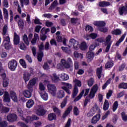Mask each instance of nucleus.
<instances>
[{
  "instance_id": "obj_28",
  "label": "nucleus",
  "mask_w": 127,
  "mask_h": 127,
  "mask_svg": "<svg viewBox=\"0 0 127 127\" xmlns=\"http://www.w3.org/2000/svg\"><path fill=\"white\" fill-rule=\"evenodd\" d=\"M35 84H36V79L33 78L30 80L28 85V87L33 88L32 86H34Z\"/></svg>"
},
{
  "instance_id": "obj_64",
  "label": "nucleus",
  "mask_w": 127,
  "mask_h": 127,
  "mask_svg": "<svg viewBox=\"0 0 127 127\" xmlns=\"http://www.w3.org/2000/svg\"><path fill=\"white\" fill-rule=\"evenodd\" d=\"M121 116L123 121H127V115H126V113H125V112H122L121 113Z\"/></svg>"
},
{
  "instance_id": "obj_3",
  "label": "nucleus",
  "mask_w": 127,
  "mask_h": 127,
  "mask_svg": "<svg viewBox=\"0 0 127 127\" xmlns=\"http://www.w3.org/2000/svg\"><path fill=\"white\" fill-rule=\"evenodd\" d=\"M36 115L42 117L46 114V110L44 109V108L41 105H38L37 109L35 111Z\"/></svg>"
},
{
  "instance_id": "obj_42",
  "label": "nucleus",
  "mask_w": 127,
  "mask_h": 127,
  "mask_svg": "<svg viewBox=\"0 0 127 127\" xmlns=\"http://www.w3.org/2000/svg\"><path fill=\"white\" fill-rule=\"evenodd\" d=\"M78 87H77V86H74L72 92V98L73 99L77 96V95H78Z\"/></svg>"
},
{
  "instance_id": "obj_54",
  "label": "nucleus",
  "mask_w": 127,
  "mask_h": 127,
  "mask_svg": "<svg viewBox=\"0 0 127 127\" xmlns=\"http://www.w3.org/2000/svg\"><path fill=\"white\" fill-rule=\"evenodd\" d=\"M118 107H119V103L118 102V101H115L113 106V112H116V111H117V109H118Z\"/></svg>"
},
{
  "instance_id": "obj_52",
  "label": "nucleus",
  "mask_w": 127,
  "mask_h": 127,
  "mask_svg": "<svg viewBox=\"0 0 127 127\" xmlns=\"http://www.w3.org/2000/svg\"><path fill=\"white\" fill-rule=\"evenodd\" d=\"M21 6H23V3L25 4V5H28L29 4V0H20Z\"/></svg>"
},
{
  "instance_id": "obj_61",
  "label": "nucleus",
  "mask_w": 127,
  "mask_h": 127,
  "mask_svg": "<svg viewBox=\"0 0 127 127\" xmlns=\"http://www.w3.org/2000/svg\"><path fill=\"white\" fill-rule=\"evenodd\" d=\"M122 33V32L121 30L117 29L115 30V31L112 32V34L115 35H120Z\"/></svg>"
},
{
  "instance_id": "obj_63",
  "label": "nucleus",
  "mask_w": 127,
  "mask_h": 127,
  "mask_svg": "<svg viewBox=\"0 0 127 127\" xmlns=\"http://www.w3.org/2000/svg\"><path fill=\"white\" fill-rule=\"evenodd\" d=\"M2 31V34L3 35H5V34H6V32H7V25H5L4 26V27H3Z\"/></svg>"
},
{
  "instance_id": "obj_21",
  "label": "nucleus",
  "mask_w": 127,
  "mask_h": 127,
  "mask_svg": "<svg viewBox=\"0 0 127 127\" xmlns=\"http://www.w3.org/2000/svg\"><path fill=\"white\" fill-rule=\"evenodd\" d=\"M52 81L54 83H57V82L60 81L59 75H58L56 73L53 74V76H51Z\"/></svg>"
},
{
  "instance_id": "obj_5",
  "label": "nucleus",
  "mask_w": 127,
  "mask_h": 127,
  "mask_svg": "<svg viewBox=\"0 0 127 127\" xmlns=\"http://www.w3.org/2000/svg\"><path fill=\"white\" fill-rule=\"evenodd\" d=\"M96 113H101V109L99 108L97 105H95L90 110V112L87 114V116L89 117H93L94 114Z\"/></svg>"
},
{
  "instance_id": "obj_34",
  "label": "nucleus",
  "mask_w": 127,
  "mask_h": 127,
  "mask_svg": "<svg viewBox=\"0 0 127 127\" xmlns=\"http://www.w3.org/2000/svg\"><path fill=\"white\" fill-rule=\"evenodd\" d=\"M56 119V115L54 113H51L48 115V119L49 121H53Z\"/></svg>"
},
{
  "instance_id": "obj_27",
  "label": "nucleus",
  "mask_w": 127,
  "mask_h": 127,
  "mask_svg": "<svg viewBox=\"0 0 127 127\" xmlns=\"http://www.w3.org/2000/svg\"><path fill=\"white\" fill-rule=\"evenodd\" d=\"M71 111H72V106H69L65 111L64 113L63 116V118H64V119H65V118L70 114V112H71Z\"/></svg>"
},
{
  "instance_id": "obj_26",
  "label": "nucleus",
  "mask_w": 127,
  "mask_h": 127,
  "mask_svg": "<svg viewBox=\"0 0 127 127\" xmlns=\"http://www.w3.org/2000/svg\"><path fill=\"white\" fill-rule=\"evenodd\" d=\"M4 102H7L8 103H9L10 102V98H9V94H8V92H5L4 94Z\"/></svg>"
},
{
  "instance_id": "obj_18",
  "label": "nucleus",
  "mask_w": 127,
  "mask_h": 127,
  "mask_svg": "<svg viewBox=\"0 0 127 127\" xmlns=\"http://www.w3.org/2000/svg\"><path fill=\"white\" fill-rule=\"evenodd\" d=\"M10 109L8 107H4L3 105L0 106V112L1 113H4V114H7L9 112Z\"/></svg>"
},
{
  "instance_id": "obj_55",
  "label": "nucleus",
  "mask_w": 127,
  "mask_h": 127,
  "mask_svg": "<svg viewBox=\"0 0 127 127\" xmlns=\"http://www.w3.org/2000/svg\"><path fill=\"white\" fill-rule=\"evenodd\" d=\"M39 90L41 91L40 93H42V92L43 93H44L45 90V87H44V85L41 83L39 84Z\"/></svg>"
},
{
  "instance_id": "obj_8",
  "label": "nucleus",
  "mask_w": 127,
  "mask_h": 127,
  "mask_svg": "<svg viewBox=\"0 0 127 127\" xmlns=\"http://www.w3.org/2000/svg\"><path fill=\"white\" fill-rule=\"evenodd\" d=\"M89 92H90V88L86 89H85V91L82 90V92L79 94V95L74 100V102H77V101H79V100H80L82 97H83L84 93V97H86V96L89 94Z\"/></svg>"
},
{
  "instance_id": "obj_46",
  "label": "nucleus",
  "mask_w": 127,
  "mask_h": 127,
  "mask_svg": "<svg viewBox=\"0 0 127 127\" xmlns=\"http://www.w3.org/2000/svg\"><path fill=\"white\" fill-rule=\"evenodd\" d=\"M42 57H43V52H40L38 54L37 59L39 62H41L42 61Z\"/></svg>"
},
{
  "instance_id": "obj_51",
  "label": "nucleus",
  "mask_w": 127,
  "mask_h": 127,
  "mask_svg": "<svg viewBox=\"0 0 127 127\" xmlns=\"http://www.w3.org/2000/svg\"><path fill=\"white\" fill-rule=\"evenodd\" d=\"M53 111L55 113H56L57 115H60L61 114V110H60L58 108L56 107V106H54L53 107Z\"/></svg>"
},
{
  "instance_id": "obj_48",
  "label": "nucleus",
  "mask_w": 127,
  "mask_h": 127,
  "mask_svg": "<svg viewBox=\"0 0 127 127\" xmlns=\"http://www.w3.org/2000/svg\"><path fill=\"white\" fill-rule=\"evenodd\" d=\"M14 5L18 6L17 10L19 13H21V8H20V6H19V4H18V1L17 0H15L14 1Z\"/></svg>"
},
{
  "instance_id": "obj_1",
  "label": "nucleus",
  "mask_w": 127,
  "mask_h": 127,
  "mask_svg": "<svg viewBox=\"0 0 127 127\" xmlns=\"http://www.w3.org/2000/svg\"><path fill=\"white\" fill-rule=\"evenodd\" d=\"M62 65L66 69H69L71 67V65H73V61L70 58H67V61L66 60L63 59L61 60Z\"/></svg>"
},
{
  "instance_id": "obj_49",
  "label": "nucleus",
  "mask_w": 127,
  "mask_h": 127,
  "mask_svg": "<svg viewBox=\"0 0 127 127\" xmlns=\"http://www.w3.org/2000/svg\"><path fill=\"white\" fill-rule=\"evenodd\" d=\"M18 26H19V27H20V28H23V27L24 26V22H23V20L19 19L18 22Z\"/></svg>"
},
{
  "instance_id": "obj_50",
  "label": "nucleus",
  "mask_w": 127,
  "mask_h": 127,
  "mask_svg": "<svg viewBox=\"0 0 127 127\" xmlns=\"http://www.w3.org/2000/svg\"><path fill=\"white\" fill-rule=\"evenodd\" d=\"M62 49L64 52H65V53H67L68 54H70L71 53V50L68 49L67 47H62Z\"/></svg>"
},
{
  "instance_id": "obj_33",
  "label": "nucleus",
  "mask_w": 127,
  "mask_h": 127,
  "mask_svg": "<svg viewBox=\"0 0 127 127\" xmlns=\"http://www.w3.org/2000/svg\"><path fill=\"white\" fill-rule=\"evenodd\" d=\"M40 94L41 95V98H42L43 100H44L45 101H47V100L48 99V94H47L46 92H40Z\"/></svg>"
},
{
  "instance_id": "obj_59",
  "label": "nucleus",
  "mask_w": 127,
  "mask_h": 127,
  "mask_svg": "<svg viewBox=\"0 0 127 127\" xmlns=\"http://www.w3.org/2000/svg\"><path fill=\"white\" fill-rule=\"evenodd\" d=\"M43 68L44 70H49L50 67H49V64L48 63H44L43 65Z\"/></svg>"
},
{
  "instance_id": "obj_13",
  "label": "nucleus",
  "mask_w": 127,
  "mask_h": 127,
  "mask_svg": "<svg viewBox=\"0 0 127 127\" xmlns=\"http://www.w3.org/2000/svg\"><path fill=\"white\" fill-rule=\"evenodd\" d=\"M17 120V116L15 114H9L7 116V120L9 123H13Z\"/></svg>"
},
{
  "instance_id": "obj_25",
  "label": "nucleus",
  "mask_w": 127,
  "mask_h": 127,
  "mask_svg": "<svg viewBox=\"0 0 127 127\" xmlns=\"http://www.w3.org/2000/svg\"><path fill=\"white\" fill-rule=\"evenodd\" d=\"M96 26L103 27L106 26V22L103 21H96L94 23Z\"/></svg>"
},
{
  "instance_id": "obj_43",
  "label": "nucleus",
  "mask_w": 127,
  "mask_h": 127,
  "mask_svg": "<svg viewBox=\"0 0 127 127\" xmlns=\"http://www.w3.org/2000/svg\"><path fill=\"white\" fill-rule=\"evenodd\" d=\"M109 106L110 104H109V102L108 101V100H105L104 103L103 110H104V111H107V110L109 109Z\"/></svg>"
},
{
  "instance_id": "obj_9",
  "label": "nucleus",
  "mask_w": 127,
  "mask_h": 127,
  "mask_svg": "<svg viewBox=\"0 0 127 127\" xmlns=\"http://www.w3.org/2000/svg\"><path fill=\"white\" fill-rule=\"evenodd\" d=\"M98 84H95L93 86L89 95V99H93V98L95 97V95H96V93H97L98 91Z\"/></svg>"
},
{
  "instance_id": "obj_39",
  "label": "nucleus",
  "mask_w": 127,
  "mask_h": 127,
  "mask_svg": "<svg viewBox=\"0 0 127 127\" xmlns=\"http://www.w3.org/2000/svg\"><path fill=\"white\" fill-rule=\"evenodd\" d=\"M30 77V73H25L23 74V79L25 82L29 81Z\"/></svg>"
},
{
  "instance_id": "obj_36",
  "label": "nucleus",
  "mask_w": 127,
  "mask_h": 127,
  "mask_svg": "<svg viewBox=\"0 0 127 127\" xmlns=\"http://www.w3.org/2000/svg\"><path fill=\"white\" fill-rule=\"evenodd\" d=\"M74 57L76 58H81V59L84 58V55L82 54L78 53L77 52L75 51L73 53Z\"/></svg>"
},
{
  "instance_id": "obj_38",
  "label": "nucleus",
  "mask_w": 127,
  "mask_h": 127,
  "mask_svg": "<svg viewBox=\"0 0 127 127\" xmlns=\"http://www.w3.org/2000/svg\"><path fill=\"white\" fill-rule=\"evenodd\" d=\"M95 80L93 78H91L87 80V85L89 87H92L94 85Z\"/></svg>"
},
{
  "instance_id": "obj_16",
  "label": "nucleus",
  "mask_w": 127,
  "mask_h": 127,
  "mask_svg": "<svg viewBox=\"0 0 127 127\" xmlns=\"http://www.w3.org/2000/svg\"><path fill=\"white\" fill-rule=\"evenodd\" d=\"M100 118H101V115H100V114H98L95 116L93 117L91 119V124H92L93 125H95V124H97V122L100 121Z\"/></svg>"
},
{
  "instance_id": "obj_15",
  "label": "nucleus",
  "mask_w": 127,
  "mask_h": 127,
  "mask_svg": "<svg viewBox=\"0 0 127 127\" xmlns=\"http://www.w3.org/2000/svg\"><path fill=\"white\" fill-rule=\"evenodd\" d=\"M19 41H20V37H19V36L16 33V32H14L13 42L14 45L19 44Z\"/></svg>"
},
{
  "instance_id": "obj_41",
  "label": "nucleus",
  "mask_w": 127,
  "mask_h": 127,
  "mask_svg": "<svg viewBox=\"0 0 127 127\" xmlns=\"http://www.w3.org/2000/svg\"><path fill=\"white\" fill-rule=\"evenodd\" d=\"M4 19H8V11L5 8H3Z\"/></svg>"
},
{
  "instance_id": "obj_47",
  "label": "nucleus",
  "mask_w": 127,
  "mask_h": 127,
  "mask_svg": "<svg viewBox=\"0 0 127 127\" xmlns=\"http://www.w3.org/2000/svg\"><path fill=\"white\" fill-rule=\"evenodd\" d=\"M20 64L22 66L23 68H26L27 66L26 65V63L25 62V61L23 59H20L19 61Z\"/></svg>"
},
{
  "instance_id": "obj_32",
  "label": "nucleus",
  "mask_w": 127,
  "mask_h": 127,
  "mask_svg": "<svg viewBox=\"0 0 127 127\" xmlns=\"http://www.w3.org/2000/svg\"><path fill=\"white\" fill-rule=\"evenodd\" d=\"M33 105H34V102L33 100L30 99L26 103V107L29 109L30 108H32V107H33Z\"/></svg>"
},
{
  "instance_id": "obj_24",
  "label": "nucleus",
  "mask_w": 127,
  "mask_h": 127,
  "mask_svg": "<svg viewBox=\"0 0 127 127\" xmlns=\"http://www.w3.org/2000/svg\"><path fill=\"white\" fill-rule=\"evenodd\" d=\"M57 98L59 99H62L65 97V92L63 90H60L57 94Z\"/></svg>"
},
{
  "instance_id": "obj_12",
  "label": "nucleus",
  "mask_w": 127,
  "mask_h": 127,
  "mask_svg": "<svg viewBox=\"0 0 127 127\" xmlns=\"http://www.w3.org/2000/svg\"><path fill=\"white\" fill-rule=\"evenodd\" d=\"M120 15H127V4L124 6L120 7L118 9Z\"/></svg>"
},
{
  "instance_id": "obj_57",
  "label": "nucleus",
  "mask_w": 127,
  "mask_h": 127,
  "mask_svg": "<svg viewBox=\"0 0 127 127\" xmlns=\"http://www.w3.org/2000/svg\"><path fill=\"white\" fill-rule=\"evenodd\" d=\"M4 47L7 50H8L11 49V45L9 44V43H7L5 44H3Z\"/></svg>"
},
{
  "instance_id": "obj_29",
  "label": "nucleus",
  "mask_w": 127,
  "mask_h": 127,
  "mask_svg": "<svg viewBox=\"0 0 127 127\" xmlns=\"http://www.w3.org/2000/svg\"><path fill=\"white\" fill-rule=\"evenodd\" d=\"M127 36V33H125L119 39L118 41L117 42L115 45L116 46H119L121 42H123L124 41V39H125V38Z\"/></svg>"
},
{
  "instance_id": "obj_7",
  "label": "nucleus",
  "mask_w": 127,
  "mask_h": 127,
  "mask_svg": "<svg viewBox=\"0 0 127 127\" xmlns=\"http://www.w3.org/2000/svg\"><path fill=\"white\" fill-rule=\"evenodd\" d=\"M8 67L11 71H15L17 67V62L15 60H11L8 62Z\"/></svg>"
},
{
  "instance_id": "obj_58",
  "label": "nucleus",
  "mask_w": 127,
  "mask_h": 127,
  "mask_svg": "<svg viewBox=\"0 0 127 127\" xmlns=\"http://www.w3.org/2000/svg\"><path fill=\"white\" fill-rule=\"evenodd\" d=\"M7 126V123L6 121H0V127H6Z\"/></svg>"
},
{
  "instance_id": "obj_2",
  "label": "nucleus",
  "mask_w": 127,
  "mask_h": 127,
  "mask_svg": "<svg viewBox=\"0 0 127 127\" xmlns=\"http://www.w3.org/2000/svg\"><path fill=\"white\" fill-rule=\"evenodd\" d=\"M113 41H112V36L111 35H108L105 41V44L107 46L105 49V52H108L110 51V49L111 48V45H112V43Z\"/></svg>"
},
{
  "instance_id": "obj_44",
  "label": "nucleus",
  "mask_w": 127,
  "mask_h": 127,
  "mask_svg": "<svg viewBox=\"0 0 127 127\" xmlns=\"http://www.w3.org/2000/svg\"><path fill=\"white\" fill-rule=\"evenodd\" d=\"M3 38L4 40L3 42V44H4L5 43H9V42H10V39L9 38V36H5V35H4Z\"/></svg>"
},
{
  "instance_id": "obj_14",
  "label": "nucleus",
  "mask_w": 127,
  "mask_h": 127,
  "mask_svg": "<svg viewBox=\"0 0 127 127\" xmlns=\"http://www.w3.org/2000/svg\"><path fill=\"white\" fill-rule=\"evenodd\" d=\"M28 90H24L23 92V95L25 97V98H31L32 95V93L33 92V88L28 87Z\"/></svg>"
},
{
  "instance_id": "obj_4",
  "label": "nucleus",
  "mask_w": 127,
  "mask_h": 127,
  "mask_svg": "<svg viewBox=\"0 0 127 127\" xmlns=\"http://www.w3.org/2000/svg\"><path fill=\"white\" fill-rule=\"evenodd\" d=\"M48 90L53 97L56 96L57 93V88L54 84H48L47 85Z\"/></svg>"
},
{
  "instance_id": "obj_17",
  "label": "nucleus",
  "mask_w": 127,
  "mask_h": 127,
  "mask_svg": "<svg viewBox=\"0 0 127 127\" xmlns=\"http://www.w3.org/2000/svg\"><path fill=\"white\" fill-rule=\"evenodd\" d=\"M2 77L3 78V87L4 88L8 86V79L5 77V74H2Z\"/></svg>"
},
{
  "instance_id": "obj_62",
  "label": "nucleus",
  "mask_w": 127,
  "mask_h": 127,
  "mask_svg": "<svg viewBox=\"0 0 127 127\" xmlns=\"http://www.w3.org/2000/svg\"><path fill=\"white\" fill-rule=\"evenodd\" d=\"M44 48L46 51H48L50 49V44H49V42H46Z\"/></svg>"
},
{
  "instance_id": "obj_23",
  "label": "nucleus",
  "mask_w": 127,
  "mask_h": 127,
  "mask_svg": "<svg viewBox=\"0 0 127 127\" xmlns=\"http://www.w3.org/2000/svg\"><path fill=\"white\" fill-rule=\"evenodd\" d=\"M103 70V67L101 66L97 69L96 74L98 79H101L102 76H104V74L102 73V71Z\"/></svg>"
},
{
  "instance_id": "obj_45",
  "label": "nucleus",
  "mask_w": 127,
  "mask_h": 127,
  "mask_svg": "<svg viewBox=\"0 0 127 127\" xmlns=\"http://www.w3.org/2000/svg\"><path fill=\"white\" fill-rule=\"evenodd\" d=\"M61 78L63 81H67L69 79V76L65 73H62L61 74Z\"/></svg>"
},
{
  "instance_id": "obj_35",
  "label": "nucleus",
  "mask_w": 127,
  "mask_h": 127,
  "mask_svg": "<svg viewBox=\"0 0 127 127\" xmlns=\"http://www.w3.org/2000/svg\"><path fill=\"white\" fill-rule=\"evenodd\" d=\"M22 39L26 45H29V41H28V37H27V35L24 34L22 37Z\"/></svg>"
},
{
  "instance_id": "obj_22",
  "label": "nucleus",
  "mask_w": 127,
  "mask_h": 127,
  "mask_svg": "<svg viewBox=\"0 0 127 127\" xmlns=\"http://www.w3.org/2000/svg\"><path fill=\"white\" fill-rule=\"evenodd\" d=\"M37 40H39V36H38V34H35L34 36V38H33L31 41V43L32 45H35L36 44V41Z\"/></svg>"
},
{
  "instance_id": "obj_6",
  "label": "nucleus",
  "mask_w": 127,
  "mask_h": 127,
  "mask_svg": "<svg viewBox=\"0 0 127 127\" xmlns=\"http://www.w3.org/2000/svg\"><path fill=\"white\" fill-rule=\"evenodd\" d=\"M62 84L64 85V86L62 87V89L65 91L67 94L70 95L71 94L70 90L72 88V84L66 82H62Z\"/></svg>"
},
{
  "instance_id": "obj_56",
  "label": "nucleus",
  "mask_w": 127,
  "mask_h": 127,
  "mask_svg": "<svg viewBox=\"0 0 127 127\" xmlns=\"http://www.w3.org/2000/svg\"><path fill=\"white\" fill-rule=\"evenodd\" d=\"M80 113V111H79V109L77 108V107H75L73 109V114L75 116H78L79 115V114Z\"/></svg>"
},
{
  "instance_id": "obj_31",
  "label": "nucleus",
  "mask_w": 127,
  "mask_h": 127,
  "mask_svg": "<svg viewBox=\"0 0 127 127\" xmlns=\"http://www.w3.org/2000/svg\"><path fill=\"white\" fill-rule=\"evenodd\" d=\"M114 66V62L110 61L107 62V63L105 64V68L106 69H109V68H112Z\"/></svg>"
},
{
  "instance_id": "obj_60",
  "label": "nucleus",
  "mask_w": 127,
  "mask_h": 127,
  "mask_svg": "<svg viewBox=\"0 0 127 127\" xmlns=\"http://www.w3.org/2000/svg\"><path fill=\"white\" fill-rule=\"evenodd\" d=\"M86 31H88L89 32H91V31H93V27L90 25H87L85 28Z\"/></svg>"
},
{
  "instance_id": "obj_10",
  "label": "nucleus",
  "mask_w": 127,
  "mask_h": 127,
  "mask_svg": "<svg viewBox=\"0 0 127 127\" xmlns=\"http://www.w3.org/2000/svg\"><path fill=\"white\" fill-rule=\"evenodd\" d=\"M21 120L24 121L25 123H28L29 121H38L39 120V117H37L36 115H33L32 116H28L27 117V119L24 118V117H22Z\"/></svg>"
},
{
  "instance_id": "obj_30",
  "label": "nucleus",
  "mask_w": 127,
  "mask_h": 127,
  "mask_svg": "<svg viewBox=\"0 0 127 127\" xmlns=\"http://www.w3.org/2000/svg\"><path fill=\"white\" fill-rule=\"evenodd\" d=\"M80 47L81 50H86L88 48V46L87 45V43L85 42H82L80 45H79V48Z\"/></svg>"
},
{
  "instance_id": "obj_40",
  "label": "nucleus",
  "mask_w": 127,
  "mask_h": 127,
  "mask_svg": "<svg viewBox=\"0 0 127 127\" xmlns=\"http://www.w3.org/2000/svg\"><path fill=\"white\" fill-rule=\"evenodd\" d=\"M110 3L107 1H102L99 2V6L102 7H105L106 6H109L110 5Z\"/></svg>"
},
{
  "instance_id": "obj_11",
  "label": "nucleus",
  "mask_w": 127,
  "mask_h": 127,
  "mask_svg": "<svg viewBox=\"0 0 127 127\" xmlns=\"http://www.w3.org/2000/svg\"><path fill=\"white\" fill-rule=\"evenodd\" d=\"M69 44L70 45H72L73 48L75 50H78L79 49V47H80V44L78 41H77L74 39H71L69 40Z\"/></svg>"
},
{
  "instance_id": "obj_19",
  "label": "nucleus",
  "mask_w": 127,
  "mask_h": 127,
  "mask_svg": "<svg viewBox=\"0 0 127 127\" xmlns=\"http://www.w3.org/2000/svg\"><path fill=\"white\" fill-rule=\"evenodd\" d=\"M10 96L11 97L12 101L15 103L17 102V96H16V94L14 92L11 91L9 93Z\"/></svg>"
},
{
  "instance_id": "obj_20",
  "label": "nucleus",
  "mask_w": 127,
  "mask_h": 127,
  "mask_svg": "<svg viewBox=\"0 0 127 127\" xmlns=\"http://www.w3.org/2000/svg\"><path fill=\"white\" fill-rule=\"evenodd\" d=\"M86 58L88 62H91L94 59V53L91 52H88L86 55Z\"/></svg>"
},
{
  "instance_id": "obj_53",
  "label": "nucleus",
  "mask_w": 127,
  "mask_h": 127,
  "mask_svg": "<svg viewBox=\"0 0 127 127\" xmlns=\"http://www.w3.org/2000/svg\"><path fill=\"white\" fill-rule=\"evenodd\" d=\"M119 89H127V83H122L119 85Z\"/></svg>"
},
{
  "instance_id": "obj_37",
  "label": "nucleus",
  "mask_w": 127,
  "mask_h": 127,
  "mask_svg": "<svg viewBox=\"0 0 127 127\" xmlns=\"http://www.w3.org/2000/svg\"><path fill=\"white\" fill-rule=\"evenodd\" d=\"M73 83H74L75 85L74 87H81L82 86V83L81 82V81L78 79H74L73 80Z\"/></svg>"
}]
</instances>
